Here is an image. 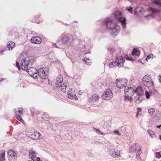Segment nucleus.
<instances>
[{
    "instance_id": "1",
    "label": "nucleus",
    "mask_w": 161,
    "mask_h": 161,
    "mask_svg": "<svg viewBox=\"0 0 161 161\" xmlns=\"http://www.w3.org/2000/svg\"><path fill=\"white\" fill-rule=\"evenodd\" d=\"M103 24L111 30L110 34L113 37L118 35L120 30V27L113 22L111 19L110 18L105 19L103 22Z\"/></svg>"
},
{
    "instance_id": "2",
    "label": "nucleus",
    "mask_w": 161,
    "mask_h": 161,
    "mask_svg": "<svg viewBox=\"0 0 161 161\" xmlns=\"http://www.w3.org/2000/svg\"><path fill=\"white\" fill-rule=\"evenodd\" d=\"M142 83L146 87H149L152 89H150V92L151 93H156L157 91L154 86L153 82V81L152 78L149 75H146L142 79Z\"/></svg>"
},
{
    "instance_id": "3",
    "label": "nucleus",
    "mask_w": 161,
    "mask_h": 161,
    "mask_svg": "<svg viewBox=\"0 0 161 161\" xmlns=\"http://www.w3.org/2000/svg\"><path fill=\"white\" fill-rule=\"evenodd\" d=\"M125 60L122 56H117L115 60L113 62H111L109 64V66L110 68L117 66L119 67H121L123 66V63Z\"/></svg>"
},
{
    "instance_id": "4",
    "label": "nucleus",
    "mask_w": 161,
    "mask_h": 161,
    "mask_svg": "<svg viewBox=\"0 0 161 161\" xmlns=\"http://www.w3.org/2000/svg\"><path fill=\"white\" fill-rule=\"evenodd\" d=\"M136 95L135 97V102L137 104H139L142 101L143 96V92L141 90V88H137L135 89Z\"/></svg>"
},
{
    "instance_id": "5",
    "label": "nucleus",
    "mask_w": 161,
    "mask_h": 161,
    "mask_svg": "<svg viewBox=\"0 0 161 161\" xmlns=\"http://www.w3.org/2000/svg\"><path fill=\"white\" fill-rule=\"evenodd\" d=\"M115 18L117 19L121 24L122 27L125 29L126 27V19L125 17H122L121 14L120 12H117L114 14Z\"/></svg>"
},
{
    "instance_id": "6",
    "label": "nucleus",
    "mask_w": 161,
    "mask_h": 161,
    "mask_svg": "<svg viewBox=\"0 0 161 161\" xmlns=\"http://www.w3.org/2000/svg\"><path fill=\"white\" fill-rule=\"evenodd\" d=\"M27 71L28 74L35 79L38 78L37 73L38 72L37 69L33 67H30L29 68L26 70Z\"/></svg>"
},
{
    "instance_id": "7",
    "label": "nucleus",
    "mask_w": 161,
    "mask_h": 161,
    "mask_svg": "<svg viewBox=\"0 0 161 161\" xmlns=\"http://www.w3.org/2000/svg\"><path fill=\"white\" fill-rule=\"evenodd\" d=\"M44 69L45 68L42 67L38 69V71L37 73V77L38 76H39L42 79H46L47 78V72H46Z\"/></svg>"
},
{
    "instance_id": "8",
    "label": "nucleus",
    "mask_w": 161,
    "mask_h": 161,
    "mask_svg": "<svg viewBox=\"0 0 161 161\" xmlns=\"http://www.w3.org/2000/svg\"><path fill=\"white\" fill-rule=\"evenodd\" d=\"M135 90L131 87H125L124 90L125 94L127 96H132L135 94H136Z\"/></svg>"
},
{
    "instance_id": "9",
    "label": "nucleus",
    "mask_w": 161,
    "mask_h": 161,
    "mask_svg": "<svg viewBox=\"0 0 161 161\" xmlns=\"http://www.w3.org/2000/svg\"><path fill=\"white\" fill-rule=\"evenodd\" d=\"M61 40L63 44L66 45L71 41V37L68 35L63 34L61 36Z\"/></svg>"
},
{
    "instance_id": "10",
    "label": "nucleus",
    "mask_w": 161,
    "mask_h": 161,
    "mask_svg": "<svg viewBox=\"0 0 161 161\" xmlns=\"http://www.w3.org/2000/svg\"><path fill=\"white\" fill-rule=\"evenodd\" d=\"M113 97V94L109 89H107L102 96V98L106 100H108Z\"/></svg>"
},
{
    "instance_id": "11",
    "label": "nucleus",
    "mask_w": 161,
    "mask_h": 161,
    "mask_svg": "<svg viewBox=\"0 0 161 161\" xmlns=\"http://www.w3.org/2000/svg\"><path fill=\"white\" fill-rule=\"evenodd\" d=\"M28 58H26L22 59L21 61V64L20 65L21 69L23 70H25L28 68L29 62L27 60Z\"/></svg>"
},
{
    "instance_id": "12",
    "label": "nucleus",
    "mask_w": 161,
    "mask_h": 161,
    "mask_svg": "<svg viewBox=\"0 0 161 161\" xmlns=\"http://www.w3.org/2000/svg\"><path fill=\"white\" fill-rule=\"evenodd\" d=\"M109 153L110 155L111 156L114 158H118L120 156L119 152L118 151H117L113 149L110 150Z\"/></svg>"
},
{
    "instance_id": "13",
    "label": "nucleus",
    "mask_w": 161,
    "mask_h": 161,
    "mask_svg": "<svg viewBox=\"0 0 161 161\" xmlns=\"http://www.w3.org/2000/svg\"><path fill=\"white\" fill-rule=\"evenodd\" d=\"M140 147L138 143H133L130 148V153L135 152Z\"/></svg>"
},
{
    "instance_id": "14",
    "label": "nucleus",
    "mask_w": 161,
    "mask_h": 161,
    "mask_svg": "<svg viewBox=\"0 0 161 161\" xmlns=\"http://www.w3.org/2000/svg\"><path fill=\"white\" fill-rule=\"evenodd\" d=\"M31 42L32 43L39 44L42 42V39L38 36L33 37L31 39Z\"/></svg>"
},
{
    "instance_id": "15",
    "label": "nucleus",
    "mask_w": 161,
    "mask_h": 161,
    "mask_svg": "<svg viewBox=\"0 0 161 161\" xmlns=\"http://www.w3.org/2000/svg\"><path fill=\"white\" fill-rule=\"evenodd\" d=\"M30 137L34 140H36L40 138V134L38 132H31L30 134Z\"/></svg>"
},
{
    "instance_id": "16",
    "label": "nucleus",
    "mask_w": 161,
    "mask_h": 161,
    "mask_svg": "<svg viewBox=\"0 0 161 161\" xmlns=\"http://www.w3.org/2000/svg\"><path fill=\"white\" fill-rule=\"evenodd\" d=\"M63 80V77L60 75H58L57 77V80L55 84L56 87H58V86H61Z\"/></svg>"
},
{
    "instance_id": "17",
    "label": "nucleus",
    "mask_w": 161,
    "mask_h": 161,
    "mask_svg": "<svg viewBox=\"0 0 161 161\" xmlns=\"http://www.w3.org/2000/svg\"><path fill=\"white\" fill-rule=\"evenodd\" d=\"M7 155L9 158H14L16 156V154L14 151L11 150L8 152Z\"/></svg>"
},
{
    "instance_id": "18",
    "label": "nucleus",
    "mask_w": 161,
    "mask_h": 161,
    "mask_svg": "<svg viewBox=\"0 0 161 161\" xmlns=\"http://www.w3.org/2000/svg\"><path fill=\"white\" fill-rule=\"evenodd\" d=\"M122 81H120L119 80L117 79L116 80L115 84L117 87L119 88H123L125 87L124 84H122Z\"/></svg>"
},
{
    "instance_id": "19",
    "label": "nucleus",
    "mask_w": 161,
    "mask_h": 161,
    "mask_svg": "<svg viewBox=\"0 0 161 161\" xmlns=\"http://www.w3.org/2000/svg\"><path fill=\"white\" fill-rule=\"evenodd\" d=\"M29 157L33 160L36 156V153L35 151H30L29 153Z\"/></svg>"
},
{
    "instance_id": "20",
    "label": "nucleus",
    "mask_w": 161,
    "mask_h": 161,
    "mask_svg": "<svg viewBox=\"0 0 161 161\" xmlns=\"http://www.w3.org/2000/svg\"><path fill=\"white\" fill-rule=\"evenodd\" d=\"M132 54L133 56H139L140 55V52L137 48H135L132 52Z\"/></svg>"
},
{
    "instance_id": "21",
    "label": "nucleus",
    "mask_w": 161,
    "mask_h": 161,
    "mask_svg": "<svg viewBox=\"0 0 161 161\" xmlns=\"http://www.w3.org/2000/svg\"><path fill=\"white\" fill-rule=\"evenodd\" d=\"M99 98V97L95 94L92 95L91 97L90 98V101L92 102H94L97 100Z\"/></svg>"
},
{
    "instance_id": "22",
    "label": "nucleus",
    "mask_w": 161,
    "mask_h": 161,
    "mask_svg": "<svg viewBox=\"0 0 161 161\" xmlns=\"http://www.w3.org/2000/svg\"><path fill=\"white\" fill-rule=\"evenodd\" d=\"M15 45V43L14 42H11L8 44L7 47L9 50H11L14 47Z\"/></svg>"
},
{
    "instance_id": "23",
    "label": "nucleus",
    "mask_w": 161,
    "mask_h": 161,
    "mask_svg": "<svg viewBox=\"0 0 161 161\" xmlns=\"http://www.w3.org/2000/svg\"><path fill=\"white\" fill-rule=\"evenodd\" d=\"M148 10L151 12L153 14L159 13L160 12L159 10L158 9H154L151 7L149 8Z\"/></svg>"
},
{
    "instance_id": "24",
    "label": "nucleus",
    "mask_w": 161,
    "mask_h": 161,
    "mask_svg": "<svg viewBox=\"0 0 161 161\" xmlns=\"http://www.w3.org/2000/svg\"><path fill=\"white\" fill-rule=\"evenodd\" d=\"M26 58H28L27 59V60L28 62H29V66H31L32 65V64L34 62V59L32 58V57Z\"/></svg>"
},
{
    "instance_id": "25",
    "label": "nucleus",
    "mask_w": 161,
    "mask_h": 161,
    "mask_svg": "<svg viewBox=\"0 0 161 161\" xmlns=\"http://www.w3.org/2000/svg\"><path fill=\"white\" fill-rule=\"evenodd\" d=\"M153 4L158 5L159 7H161V2L160 0H154L153 2Z\"/></svg>"
},
{
    "instance_id": "26",
    "label": "nucleus",
    "mask_w": 161,
    "mask_h": 161,
    "mask_svg": "<svg viewBox=\"0 0 161 161\" xmlns=\"http://www.w3.org/2000/svg\"><path fill=\"white\" fill-rule=\"evenodd\" d=\"M75 94L74 93H72L71 92L69 91L68 94V98L70 99H73L74 98V97L75 96Z\"/></svg>"
},
{
    "instance_id": "27",
    "label": "nucleus",
    "mask_w": 161,
    "mask_h": 161,
    "mask_svg": "<svg viewBox=\"0 0 161 161\" xmlns=\"http://www.w3.org/2000/svg\"><path fill=\"white\" fill-rule=\"evenodd\" d=\"M150 89H152V88H151ZM150 88H149V92H148L147 91L145 92V95H146V98H147V99L149 98L150 97V95L151 94H155V93H150Z\"/></svg>"
},
{
    "instance_id": "28",
    "label": "nucleus",
    "mask_w": 161,
    "mask_h": 161,
    "mask_svg": "<svg viewBox=\"0 0 161 161\" xmlns=\"http://www.w3.org/2000/svg\"><path fill=\"white\" fill-rule=\"evenodd\" d=\"M148 134L151 136L152 138H153L155 135L154 132L151 130H148L147 131Z\"/></svg>"
},
{
    "instance_id": "29",
    "label": "nucleus",
    "mask_w": 161,
    "mask_h": 161,
    "mask_svg": "<svg viewBox=\"0 0 161 161\" xmlns=\"http://www.w3.org/2000/svg\"><path fill=\"white\" fill-rule=\"evenodd\" d=\"M5 152L4 151L1 154L0 156V160L1 161H4L5 160Z\"/></svg>"
},
{
    "instance_id": "30",
    "label": "nucleus",
    "mask_w": 161,
    "mask_h": 161,
    "mask_svg": "<svg viewBox=\"0 0 161 161\" xmlns=\"http://www.w3.org/2000/svg\"><path fill=\"white\" fill-rule=\"evenodd\" d=\"M119 80L120 81H122V84H124L125 87H126L125 86L126 85L127 83V79H123L121 78Z\"/></svg>"
},
{
    "instance_id": "31",
    "label": "nucleus",
    "mask_w": 161,
    "mask_h": 161,
    "mask_svg": "<svg viewBox=\"0 0 161 161\" xmlns=\"http://www.w3.org/2000/svg\"><path fill=\"white\" fill-rule=\"evenodd\" d=\"M58 87H61V91L63 92H64L66 91V86L65 85H64L63 84V85L61 84V86H58Z\"/></svg>"
},
{
    "instance_id": "32",
    "label": "nucleus",
    "mask_w": 161,
    "mask_h": 161,
    "mask_svg": "<svg viewBox=\"0 0 161 161\" xmlns=\"http://www.w3.org/2000/svg\"><path fill=\"white\" fill-rule=\"evenodd\" d=\"M15 114L16 112L19 115H21L22 114V110L20 109L19 110H18V109H15Z\"/></svg>"
},
{
    "instance_id": "33",
    "label": "nucleus",
    "mask_w": 161,
    "mask_h": 161,
    "mask_svg": "<svg viewBox=\"0 0 161 161\" xmlns=\"http://www.w3.org/2000/svg\"><path fill=\"white\" fill-rule=\"evenodd\" d=\"M153 54H151L147 55L146 59V61H148V60L150 59V58L153 59Z\"/></svg>"
},
{
    "instance_id": "34",
    "label": "nucleus",
    "mask_w": 161,
    "mask_h": 161,
    "mask_svg": "<svg viewBox=\"0 0 161 161\" xmlns=\"http://www.w3.org/2000/svg\"><path fill=\"white\" fill-rule=\"evenodd\" d=\"M155 111V109L153 108H150L148 109V112L149 114H153Z\"/></svg>"
},
{
    "instance_id": "35",
    "label": "nucleus",
    "mask_w": 161,
    "mask_h": 161,
    "mask_svg": "<svg viewBox=\"0 0 161 161\" xmlns=\"http://www.w3.org/2000/svg\"><path fill=\"white\" fill-rule=\"evenodd\" d=\"M133 8L132 7L129 6V7H127L126 9L127 10L128 12L130 13L131 14L132 13V9Z\"/></svg>"
},
{
    "instance_id": "36",
    "label": "nucleus",
    "mask_w": 161,
    "mask_h": 161,
    "mask_svg": "<svg viewBox=\"0 0 161 161\" xmlns=\"http://www.w3.org/2000/svg\"><path fill=\"white\" fill-rule=\"evenodd\" d=\"M131 96H126V97H125V100H128L129 101L131 102L132 101V99L131 97Z\"/></svg>"
},
{
    "instance_id": "37",
    "label": "nucleus",
    "mask_w": 161,
    "mask_h": 161,
    "mask_svg": "<svg viewBox=\"0 0 161 161\" xmlns=\"http://www.w3.org/2000/svg\"><path fill=\"white\" fill-rule=\"evenodd\" d=\"M142 152V149L141 147L138 149V151L136 153V155L137 156L138 155H140Z\"/></svg>"
},
{
    "instance_id": "38",
    "label": "nucleus",
    "mask_w": 161,
    "mask_h": 161,
    "mask_svg": "<svg viewBox=\"0 0 161 161\" xmlns=\"http://www.w3.org/2000/svg\"><path fill=\"white\" fill-rule=\"evenodd\" d=\"M113 133L115 135H117L118 136H120L121 135V133H119V131L118 130H114L113 131Z\"/></svg>"
},
{
    "instance_id": "39",
    "label": "nucleus",
    "mask_w": 161,
    "mask_h": 161,
    "mask_svg": "<svg viewBox=\"0 0 161 161\" xmlns=\"http://www.w3.org/2000/svg\"><path fill=\"white\" fill-rule=\"evenodd\" d=\"M15 117L19 120L22 118L16 112V114H15Z\"/></svg>"
},
{
    "instance_id": "40",
    "label": "nucleus",
    "mask_w": 161,
    "mask_h": 161,
    "mask_svg": "<svg viewBox=\"0 0 161 161\" xmlns=\"http://www.w3.org/2000/svg\"><path fill=\"white\" fill-rule=\"evenodd\" d=\"M156 157V158H159L161 157V155L160 154V152H156L155 153Z\"/></svg>"
},
{
    "instance_id": "41",
    "label": "nucleus",
    "mask_w": 161,
    "mask_h": 161,
    "mask_svg": "<svg viewBox=\"0 0 161 161\" xmlns=\"http://www.w3.org/2000/svg\"><path fill=\"white\" fill-rule=\"evenodd\" d=\"M40 16L39 15H37L36 16H35V18L36 19V23H39V19Z\"/></svg>"
},
{
    "instance_id": "42",
    "label": "nucleus",
    "mask_w": 161,
    "mask_h": 161,
    "mask_svg": "<svg viewBox=\"0 0 161 161\" xmlns=\"http://www.w3.org/2000/svg\"><path fill=\"white\" fill-rule=\"evenodd\" d=\"M87 60H89V59L87 58H86H86H84V61L86 62V64L88 65H91V64L92 63L91 62H89L88 63L86 61Z\"/></svg>"
},
{
    "instance_id": "43",
    "label": "nucleus",
    "mask_w": 161,
    "mask_h": 161,
    "mask_svg": "<svg viewBox=\"0 0 161 161\" xmlns=\"http://www.w3.org/2000/svg\"><path fill=\"white\" fill-rule=\"evenodd\" d=\"M16 67L18 68L19 70H20L21 67L20 66L19 63L17 61H16Z\"/></svg>"
},
{
    "instance_id": "44",
    "label": "nucleus",
    "mask_w": 161,
    "mask_h": 161,
    "mask_svg": "<svg viewBox=\"0 0 161 161\" xmlns=\"http://www.w3.org/2000/svg\"><path fill=\"white\" fill-rule=\"evenodd\" d=\"M95 130H96V132L98 134H100V133L101 132V131L98 129H95Z\"/></svg>"
},
{
    "instance_id": "45",
    "label": "nucleus",
    "mask_w": 161,
    "mask_h": 161,
    "mask_svg": "<svg viewBox=\"0 0 161 161\" xmlns=\"http://www.w3.org/2000/svg\"><path fill=\"white\" fill-rule=\"evenodd\" d=\"M131 58V57L129 56H127L126 58V59H127V60H130V59H130Z\"/></svg>"
},
{
    "instance_id": "46",
    "label": "nucleus",
    "mask_w": 161,
    "mask_h": 161,
    "mask_svg": "<svg viewBox=\"0 0 161 161\" xmlns=\"http://www.w3.org/2000/svg\"><path fill=\"white\" fill-rule=\"evenodd\" d=\"M137 110L138 111V113H139V112H141L142 110L141 108H137Z\"/></svg>"
},
{
    "instance_id": "47",
    "label": "nucleus",
    "mask_w": 161,
    "mask_h": 161,
    "mask_svg": "<svg viewBox=\"0 0 161 161\" xmlns=\"http://www.w3.org/2000/svg\"><path fill=\"white\" fill-rule=\"evenodd\" d=\"M53 47H56L57 48H58V46L56 45L55 43H53Z\"/></svg>"
},
{
    "instance_id": "48",
    "label": "nucleus",
    "mask_w": 161,
    "mask_h": 161,
    "mask_svg": "<svg viewBox=\"0 0 161 161\" xmlns=\"http://www.w3.org/2000/svg\"><path fill=\"white\" fill-rule=\"evenodd\" d=\"M130 59H130V61H131L132 62H133L135 60V59H134L133 58H132L131 57Z\"/></svg>"
},
{
    "instance_id": "49",
    "label": "nucleus",
    "mask_w": 161,
    "mask_h": 161,
    "mask_svg": "<svg viewBox=\"0 0 161 161\" xmlns=\"http://www.w3.org/2000/svg\"><path fill=\"white\" fill-rule=\"evenodd\" d=\"M161 128V125H157L156 126L157 128Z\"/></svg>"
},
{
    "instance_id": "50",
    "label": "nucleus",
    "mask_w": 161,
    "mask_h": 161,
    "mask_svg": "<svg viewBox=\"0 0 161 161\" xmlns=\"http://www.w3.org/2000/svg\"><path fill=\"white\" fill-rule=\"evenodd\" d=\"M159 82L161 83V75H159Z\"/></svg>"
},
{
    "instance_id": "51",
    "label": "nucleus",
    "mask_w": 161,
    "mask_h": 161,
    "mask_svg": "<svg viewBox=\"0 0 161 161\" xmlns=\"http://www.w3.org/2000/svg\"><path fill=\"white\" fill-rule=\"evenodd\" d=\"M40 159V158L39 157H38L36 158V161H39Z\"/></svg>"
},
{
    "instance_id": "52",
    "label": "nucleus",
    "mask_w": 161,
    "mask_h": 161,
    "mask_svg": "<svg viewBox=\"0 0 161 161\" xmlns=\"http://www.w3.org/2000/svg\"><path fill=\"white\" fill-rule=\"evenodd\" d=\"M20 121H21V122L23 123L24 122V120L23 119L21 118L19 120Z\"/></svg>"
},
{
    "instance_id": "53",
    "label": "nucleus",
    "mask_w": 161,
    "mask_h": 161,
    "mask_svg": "<svg viewBox=\"0 0 161 161\" xmlns=\"http://www.w3.org/2000/svg\"><path fill=\"white\" fill-rule=\"evenodd\" d=\"M100 134L103 135H105V134L104 133H102L101 132L100 133Z\"/></svg>"
},
{
    "instance_id": "54",
    "label": "nucleus",
    "mask_w": 161,
    "mask_h": 161,
    "mask_svg": "<svg viewBox=\"0 0 161 161\" xmlns=\"http://www.w3.org/2000/svg\"><path fill=\"white\" fill-rule=\"evenodd\" d=\"M4 51V50H2L0 51V53H2Z\"/></svg>"
},
{
    "instance_id": "55",
    "label": "nucleus",
    "mask_w": 161,
    "mask_h": 161,
    "mask_svg": "<svg viewBox=\"0 0 161 161\" xmlns=\"http://www.w3.org/2000/svg\"><path fill=\"white\" fill-rule=\"evenodd\" d=\"M85 53V54H84V55H86L87 54H88V53Z\"/></svg>"
},
{
    "instance_id": "56",
    "label": "nucleus",
    "mask_w": 161,
    "mask_h": 161,
    "mask_svg": "<svg viewBox=\"0 0 161 161\" xmlns=\"http://www.w3.org/2000/svg\"><path fill=\"white\" fill-rule=\"evenodd\" d=\"M160 139L161 140V135H159Z\"/></svg>"
},
{
    "instance_id": "57",
    "label": "nucleus",
    "mask_w": 161,
    "mask_h": 161,
    "mask_svg": "<svg viewBox=\"0 0 161 161\" xmlns=\"http://www.w3.org/2000/svg\"><path fill=\"white\" fill-rule=\"evenodd\" d=\"M85 47H86V46L85 45H84L83 46V47L84 48H85Z\"/></svg>"
},
{
    "instance_id": "58",
    "label": "nucleus",
    "mask_w": 161,
    "mask_h": 161,
    "mask_svg": "<svg viewBox=\"0 0 161 161\" xmlns=\"http://www.w3.org/2000/svg\"><path fill=\"white\" fill-rule=\"evenodd\" d=\"M138 113L137 112V114H136V117H137L138 116Z\"/></svg>"
},
{
    "instance_id": "59",
    "label": "nucleus",
    "mask_w": 161,
    "mask_h": 161,
    "mask_svg": "<svg viewBox=\"0 0 161 161\" xmlns=\"http://www.w3.org/2000/svg\"><path fill=\"white\" fill-rule=\"evenodd\" d=\"M136 11L135 12H134V14H136Z\"/></svg>"
},
{
    "instance_id": "60",
    "label": "nucleus",
    "mask_w": 161,
    "mask_h": 161,
    "mask_svg": "<svg viewBox=\"0 0 161 161\" xmlns=\"http://www.w3.org/2000/svg\"><path fill=\"white\" fill-rule=\"evenodd\" d=\"M39 161H42V160L40 159V160Z\"/></svg>"
},
{
    "instance_id": "61",
    "label": "nucleus",
    "mask_w": 161,
    "mask_h": 161,
    "mask_svg": "<svg viewBox=\"0 0 161 161\" xmlns=\"http://www.w3.org/2000/svg\"><path fill=\"white\" fill-rule=\"evenodd\" d=\"M3 80V79H1V81H2Z\"/></svg>"
},
{
    "instance_id": "62",
    "label": "nucleus",
    "mask_w": 161,
    "mask_h": 161,
    "mask_svg": "<svg viewBox=\"0 0 161 161\" xmlns=\"http://www.w3.org/2000/svg\"><path fill=\"white\" fill-rule=\"evenodd\" d=\"M81 93H82V92H80V95Z\"/></svg>"
},
{
    "instance_id": "63",
    "label": "nucleus",
    "mask_w": 161,
    "mask_h": 161,
    "mask_svg": "<svg viewBox=\"0 0 161 161\" xmlns=\"http://www.w3.org/2000/svg\"><path fill=\"white\" fill-rule=\"evenodd\" d=\"M80 91H81L80 90V91H79L80 92Z\"/></svg>"
}]
</instances>
